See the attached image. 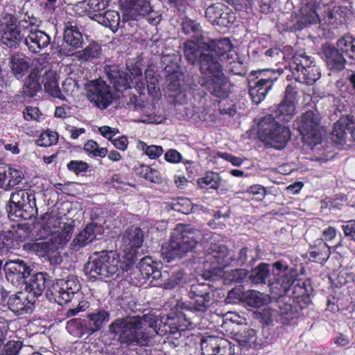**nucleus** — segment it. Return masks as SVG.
Returning a JSON list of instances; mask_svg holds the SVG:
<instances>
[{
	"label": "nucleus",
	"mask_w": 355,
	"mask_h": 355,
	"mask_svg": "<svg viewBox=\"0 0 355 355\" xmlns=\"http://www.w3.org/2000/svg\"><path fill=\"white\" fill-rule=\"evenodd\" d=\"M23 347L19 340H10L4 346L0 355H19Z\"/></svg>",
	"instance_id": "nucleus-61"
},
{
	"label": "nucleus",
	"mask_w": 355,
	"mask_h": 355,
	"mask_svg": "<svg viewBox=\"0 0 355 355\" xmlns=\"http://www.w3.org/2000/svg\"><path fill=\"white\" fill-rule=\"evenodd\" d=\"M23 187L21 185L19 189L11 193L7 208L9 214H13L16 216H21V214H17V212L21 211L33 214L36 209L35 198L33 191L22 189Z\"/></svg>",
	"instance_id": "nucleus-20"
},
{
	"label": "nucleus",
	"mask_w": 355,
	"mask_h": 355,
	"mask_svg": "<svg viewBox=\"0 0 355 355\" xmlns=\"http://www.w3.org/2000/svg\"><path fill=\"white\" fill-rule=\"evenodd\" d=\"M189 297L191 302L189 304H185L183 308L184 311H181L178 315V320L180 322L177 327L178 331L193 329L196 326L195 317L193 315L194 313H203L209 307L211 297L209 284H192Z\"/></svg>",
	"instance_id": "nucleus-6"
},
{
	"label": "nucleus",
	"mask_w": 355,
	"mask_h": 355,
	"mask_svg": "<svg viewBox=\"0 0 355 355\" xmlns=\"http://www.w3.org/2000/svg\"><path fill=\"white\" fill-rule=\"evenodd\" d=\"M236 20L235 13L228 8V11L225 10L221 13V16L218 17L213 25H217L223 27H227L234 24Z\"/></svg>",
	"instance_id": "nucleus-60"
},
{
	"label": "nucleus",
	"mask_w": 355,
	"mask_h": 355,
	"mask_svg": "<svg viewBox=\"0 0 355 355\" xmlns=\"http://www.w3.org/2000/svg\"><path fill=\"white\" fill-rule=\"evenodd\" d=\"M239 349L238 346L236 347L229 340L220 338L216 355H234L236 353V349Z\"/></svg>",
	"instance_id": "nucleus-59"
},
{
	"label": "nucleus",
	"mask_w": 355,
	"mask_h": 355,
	"mask_svg": "<svg viewBox=\"0 0 355 355\" xmlns=\"http://www.w3.org/2000/svg\"><path fill=\"white\" fill-rule=\"evenodd\" d=\"M129 73L121 71L118 66L109 67L107 71V76L116 90L122 92L132 87L131 83L135 85L139 93H144L146 88V83L142 78L141 69L138 66L128 67Z\"/></svg>",
	"instance_id": "nucleus-9"
},
{
	"label": "nucleus",
	"mask_w": 355,
	"mask_h": 355,
	"mask_svg": "<svg viewBox=\"0 0 355 355\" xmlns=\"http://www.w3.org/2000/svg\"><path fill=\"white\" fill-rule=\"evenodd\" d=\"M320 116L317 110H309L298 116L295 126L304 144L313 148L322 139Z\"/></svg>",
	"instance_id": "nucleus-10"
},
{
	"label": "nucleus",
	"mask_w": 355,
	"mask_h": 355,
	"mask_svg": "<svg viewBox=\"0 0 355 355\" xmlns=\"http://www.w3.org/2000/svg\"><path fill=\"white\" fill-rule=\"evenodd\" d=\"M209 40H202L200 42L193 40H188L184 43L183 53L186 60L191 64L201 62L203 55H207V51L205 50V44L209 42Z\"/></svg>",
	"instance_id": "nucleus-28"
},
{
	"label": "nucleus",
	"mask_w": 355,
	"mask_h": 355,
	"mask_svg": "<svg viewBox=\"0 0 355 355\" xmlns=\"http://www.w3.org/2000/svg\"><path fill=\"white\" fill-rule=\"evenodd\" d=\"M200 84L214 96L218 98H225L227 96V83L225 75L222 77L200 80Z\"/></svg>",
	"instance_id": "nucleus-31"
},
{
	"label": "nucleus",
	"mask_w": 355,
	"mask_h": 355,
	"mask_svg": "<svg viewBox=\"0 0 355 355\" xmlns=\"http://www.w3.org/2000/svg\"><path fill=\"white\" fill-rule=\"evenodd\" d=\"M144 242V234L141 228L132 226L128 228L121 236V250L123 251L122 259L127 263L121 265L123 270L130 271L136 261L138 250Z\"/></svg>",
	"instance_id": "nucleus-11"
},
{
	"label": "nucleus",
	"mask_w": 355,
	"mask_h": 355,
	"mask_svg": "<svg viewBox=\"0 0 355 355\" xmlns=\"http://www.w3.org/2000/svg\"><path fill=\"white\" fill-rule=\"evenodd\" d=\"M181 25L182 31L185 35L195 39L197 42L205 40L202 28L196 21L185 17L183 19Z\"/></svg>",
	"instance_id": "nucleus-41"
},
{
	"label": "nucleus",
	"mask_w": 355,
	"mask_h": 355,
	"mask_svg": "<svg viewBox=\"0 0 355 355\" xmlns=\"http://www.w3.org/2000/svg\"><path fill=\"white\" fill-rule=\"evenodd\" d=\"M67 168L69 171L80 174L86 172L89 168L87 162L80 160H71L67 164Z\"/></svg>",
	"instance_id": "nucleus-64"
},
{
	"label": "nucleus",
	"mask_w": 355,
	"mask_h": 355,
	"mask_svg": "<svg viewBox=\"0 0 355 355\" xmlns=\"http://www.w3.org/2000/svg\"><path fill=\"white\" fill-rule=\"evenodd\" d=\"M137 148L144 152L150 159H157L163 153V148L161 146L150 145L148 146L143 141H139Z\"/></svg>",
	"instance_id": "nucleus-56"
},
{
	"label": "nucleus",
	"mask_w": 355,
	"mask_h": 355,
	"mask_svg": "<svg viewBox=\"0 0 355 355\" xmlns=\"http://www.w3.org/2000/svg\"><path fill=\"white\" fill-rule=\"evenodd\" d=\"M28 19H19L14 28L0 30L1 42L9 48H17L23 39L25 40Z\"/></svg>",
	"instance_id": "nucleus-22"
},
{
	"label": "nucleus",
	"mask_w": 355,
	"mask_h": 355,
	"mask_svg": "<svg viewBox=\"0 0 355 355\" xmlns=\"http://www.w3.org/2000/svg\"><path fill=\"white\" fill-rule=\"evenodd\" d=\"M182 82L183 74L178 71L168 74L166 79V87L170 92L169 95L183 104L187 102V96L182 89Z\"/></svg>",
	"instance_id": "nucleus-27"
},
{
	"label": "nucleus",
	"mask_w": 355,
	"mask_h": 355,
	"mask_svg": "<svg viewBox=\"0 0 355 355\" xmlns=\"http://www.w3.org/2000/svg\"><path fill=\"white\" fill-rule=\"evenodd\" d=\"M101 53V46L96 42L90 43L85 49L79 52V58L83 60L97 58Z\"/></svg>",
	"instance_id": "nucleus-54"
},
{
	"label": "nucleus",
	"mask_w": 355,
	"mask_h": 355,
	"mask_svg": "<svg viewBox=\"0 0 355 355\" xmlns=\"http://www.w3.org/2000/svg\"><path fill=\"white\" fill-rule=\"evenodd\" d=\"M205 48L207 53L202 55L199 64L203 76L201 80L222 77L223 66L230 73H241L242 63L238 60L237 53L229 38L209 40L205 44Z\"/></svg>",
	"instance_id": "nucleus-1"
},
{
	"label": "nucleus",
	"mask_w": 355,
	"mask_h": 355,
	"mask_svg": "<svg viewBox=\"0 0 355 355\" xmlns=\"http://www.w3.org/2000/svg\"><path fill=\"white\" fill-rule=\"evenodd\" d=\"M131 275H134L135 279L138 278L139 282L151 277L152 282L153 280H158L162 277V274L158 268V264L150 257L142 258L138 266L134 268V272Z\"/></svg>",
	"instance_id": "nucleus-24"
},
{
	"label": "nucleus",
	"mask_w": 355,
	"mask_h": 355,
	"mask_svg": "<svg viewBox=\"0 0 355 355\" xmlns=\"http://www.w3.org/2000/svg\"><path fill=\"white\" fill-rule=\"evenodd\" d=\"M44 229L51 236V240L58 246L65 245L71 239L75 227L74 222L62 223L56 216H46Z\"/></svg>",
	"instance_id": "nucleus-14"
},
{
	"label": "nucleus",
	"mask_w": 355,
	"mask_h": 355,
	"mask_svg": "<svg viewBox=\"0 0 355 355\" xmlns=\"http://www.w3.org/2000/svg\"><path fill=\"white\" fill-rule=\"evenodd\" d=\"M108 0H89L88 12L89 17L94 16L95 14L104 13L103 11L108 6Z\"/></svg>",
	"instance_id": "nucleus-58"
},
{
	"label": "nucleus",
	"mask_w": 355,
	"mask_h": 355,
	"mask_svg": "<svg viewBox=\"0 0 355 355\" xmlns=\"http://www.w3.org/2000/svg\"><path fill=\"white\" fill-rule=\"evenodd\" d=\"M277 79V72L270 69L252 71L249 80V94L255 104L260 103Z\"/></svg>",
	"instance_id": "nucleus-12"
},
{
	"label": "nucleus",
	"mask_w": 355,
	"mask_h": 355,
	"mask_svg": "<svg viewBox=\"0 0 355 355\" xmlns=\"http://www.w3.org/2000/svg\"><path fill=\"white\" fill-rule=\"evenodd\" d=\"M64 41L73 48H80L83 43L82 33L76 26H67L64 32Z\"/></svg>",
	"instance_id": "nucleus-45"
},
{
	"label": "nucleus",
	"mask_w": 355,
	"mask_h": 355,
	"mask_svg": "<svg viewBox=\"0 0 355 355\" xmlns=\"http://www.w3.org/2000/svg\"><path fill=\"white\" fill-rule=\"evenodd\" d=\"M225 10L228 11V7L225 5L220 3H213L207 8L205 16L207 20L214 24Z\"/></svg>",
	"instance_id": "nucleus-53"
},
{
	"label": "nucleus",
	"mask_w": 355,
	"mask_h": 355,
	"mask_svg": "<svg viewBox=\"0 0 355 355\" xmlns=\"http://www.w3.org/2000/svg\"><path fill=\"white\" fill-rule=\"evenodd\" d=\"M293 76L296 81L307 85H312L320 78L321 74L318 67L314 64L299 71H294Z\"/></svg>",
	"instance_id": "nucleus-35"
},
{
	"label": "nucleus",
	"mask_w": 355,
	"mask_h": 355,
	"mask_svg": "<svg viewBox=\"0 0 355 355\" xmlns=\"http://www.w3.org/2000/svg\"><path fill=\"white\" fill-rule=\"evenodd\" d=\"M41 89L42 86L39 77L29 74L24 81L22 92L26 96L33 97Z\"/></svg>",
	"instance_id": "nucleus-49"
},
{
	"label": "nucleus",
	"mask_w": 355,
	"mask_h": 355,
	"mask_svg": "<svg viewBox=\"0 0 355 355\" xmlns=\"http://www.w3.org/2000/svg\"><path fill=\"white\" fill-rule=\"evenodd\" d=\"M239 299L241 301L246 303L248 306L252 307H260L265 304L266 297L265 295L257 291L250 290L242 293Z\"/></svg>",
	"instance_id": "nucleus-46"
},
{
	"label": "nucleus",
	"mask_w": 355,
	"mask_h": 355,
	"mask_svg": "<svg viewBox=\"0 0 355 355\" xmlns=\"http://www.w3.org/2000/svg\"><path fill=\"white\" fill-rule=\"evenodd\" d=\"M145 80L146 86L148 94L153 96L158 93L159 87L158 86V79L155 74V71L151 67H148L145 71Z\"/></svg>",
	"instance_id": "nucleus-52"
},
{
	"label": "nucleus",
	"mask_w": 355,
	"mask_h": 355,
	"mask_svg": "<svg viewBox=\"0 0 355 355\" xmlns=\"http://www.w3.org/2000/svg\"><path fill=\"white\" fill-rule=\"evenodd\" d=\"M40 21L28 16V27L24 43L33 53H38L51 43V37L44 31L38 28Z\"/></svg>",
	"instance_id": "nucleus-15"
},
{
	"label": "nucleus",
	"mask_w": 355,
	"mask_h": 355,
	"mask_svg": "<svg viewBox=\"0 0 355 355\" xmlns=\"http://www.w3.org/2000/svg\"><path fill=\"white\" fill-rule=\"evenodd\" d=\"M259 136L261 141L276 149L284 148L291 138L288 127L275 121L266 123L263 120L259 128Z\"/></svg>",
	"instance_id": "nucleus-13"
},
{
	"label": "nucleus",
	"mask_w": 355,
	"mask_h": 355,
	"mask_svg": "<svg viewBox=\"0 0 355 355\" xmlns=\"http://www.w3.org/2000/svg\"><path fill=\"white\" fill-rule=\"evenodd\" d=\"M272 273L275 276L274 282L270 284L271 293L278 297L288 295L295 279L293 274L288 271V265L283 261H277L272 264Z\"/></svg>",
	"instance_id": "nucleus-17"
},
{
	"label": "nucleus",
	"mask_w": 355,
	"mask_h": 355,
	"mask_svg": "<svg viewBox=\"0 0 355 355\" xmlns=\"http://www.w3.org/2000/svg\"><path fill=\"white\" fill-rule=\"evenodd\" d=\"M6 279L14 286L26 282V279L31 275V269L23 260H10L4 265Z\"/></svg>",
	"instance_id": "nucleus-21"
},
{
	"label": "nucleus",
	"mask_w": 355,
	"mask_h": 355,
	"mask_svg": "<svg viewBox=\"0 0 355 355\" xmlns=\"http://www.w3.org/2000/svg\"><path fill=\"white\" fill-rule=\"evenodd\" d=\"M49 276L46 273L37 272L33 275L29 282H26V289L28 294L34 297L40 296L42 292L46 289L49 294L51 280L49 279Z\"/></svg>",
	"instance_id": "nucleus-26"
},
{
	"label": "nucleus",
	"mask_w": 355,
	"mask_h": 355,
	"mask_svg": "<svg viewBox=\"0 0 355 355\" xmlns=\"http://www.w3.org/2000/svg\"><path fill=\"white\" fill-rule=\"evenodd\" d=\"M6 191H10L15 187L21 188L24 179V173L18 168L6 166Z\"/></svg>",
	"instance_id": "nucleus-43"
},
{
	"label": "nucleus",
	"mask_w": 355,
	"mask_h": 355,
	"mask_svg": "<svg viewBox=\"0 0 355 355\" xmlns=\"http://www.w3.org/2000/svg\"><path fill=\"white\" fill-rule=\"evenodd\" d=\"M84 150L94 157H105L107 154L106 148H99L94 140H89L85 144Z\"/></svg>",
	"instance_id": "nucleus-57"
},
{
	"label": "nucleus",
	"mask_w": 355,
	"mask_h": 355,
	"mask_svg": "<svg viewBox=\"0 0 355 355\" xmlns=\"http://www.w3.org/2000/svg\"><path fill=\"white\" fill-rule=\"evenodd\" d=\"M10 64L12 71L17 79L23 78L31 67L28 58L21 54L12 55L10 58Z\"/></svg>",
	"instance_id": "nucleus-40"
},
{
	"label": "nucleus",
	"mask_w": 355,
	"mask_h": 355,
	"mask_svg": "<svg viewBox=\"0 0 355 355\" xmlns=\"http://www.w3.org/2000/svg\"><path fill=\"white\" fill-rule=\"evenodd\" d=\"M103 234V227L97 224H88L73 239L71 246L75 250L87 245Z\"/></svg>",
	"instance_id": "nucleus-25"
},
{
	"label": "nucleus",
	"mask_w": 355,
	"mask_h": 355,
	"mask_svg": "<svg viewBox=\"0 0 355 355\" xmlns=\"http://www.w3.org/2000/svg\"><path fill=\"white\" fill-rule=\"evenodd\" d=\"M47 60L44 58H40L33 60L30 74L40 78L42 71L46 67Z\"/></svg>",
	"instance_id": "nucleus-62"
},
{
	"label": "nucleus",
	"mask_w": 355,
	"mask_h": 355,
	"mask_svg": "<svg viewBox=\"0 0 355 355\" xmlns=\"http://www.w3.org/2000/svg\"><path fill=\"white\" fill-rule=\"evenodd\" d=\"M85 87L87 98L98 108L105 110L112 103L113 96L104 80H93L86 83Z\"/></svg>",
	"instance_id": "nucleus-16"
},
{
	"label": "nucleus",
	"mask_w": 355,
	"mask_h": 355,
	"mask_svg": "<svg viewBox=\"0 0 355 355\" xmlns=\"http://www.w3.org/2000/svg\"><path fill=\"white\" fill-rule=\"evenodd\" d=\"M323 53L329 69L332 71H340L344 69L346 60L339 50L330 46H326L323 49Z\"/></svg>",
	"instance_id": "nucleus-29"
},
{
	"label": "nucleus",
	"mask_w": 355,
	"mask_h": 355,
	"mask_svg": "<svg viewBox=\"0 0 355 355\" xmlns=\"http://www.w3.org/2000/svg\"><path fill=\"white\" fill-rule=\"evenodd\" d=\"M35 299L31 295L19 292L9 296L7 301L8 309L15 315H21L32 312Z\"/></svg>",
	"instance_id": "nucleus-23"
},
{
	"label": "nucleus",
	"mask_w": 355,
	"mask_h": 355,
	"mask_svg": "<svg viewBox=\"0 0 355 355\" xmlns=\"http://www.w3.org/2000/svg\"><path fill=\"white\" fill-rule=\"evenodd\" d=\"M207 232L178 224L171 234L168 243L162 248V255L168 261L182 258L187 253L193 252L198 246L204 245L203 236Z\"/></svg>",
	"instance_id": "nucleus-5"
},
{
	"label": "nucleus",
	"mask_w": 355,
	"mask_h": 355,
	"mask_svg": "<svg viewBox=\"0 0 355 355\" xmlns=\"http://www.w3.org/2000/svg\"><path fill=\"white\" fill-rule=\"evenodd\" d=\"M309 253L313 261L321 264L325 263L331 254L329 245L322 239H318L310 245Z\"/></svg>",
	"instance_id": "nucleus-30"
},
{
	"label": "nucleus",
	"mask_w": 355,
	"mask_h": 355,
	"mask_svg": "<svg viewBox=\"0 0 355 355\" xmlns=\"http://www.w3.org/2000/svg\"><path fill=\"white\" fill-rule=\"evenodd\" d=\"M220 181L218 173L209 171L198 180V184L202 189L216 190L220 186Z\"/></svg>",
	"instance_id": "nucleus-48"
},
{
	"label": "nucleus",
	"mask_w": 355,
	"mask_h": 355,
	"mask_svg": "<svg viewBox=\"0 0 355 355\" xmlns=\"http://www.w3.org/2000/svg\"><path fill=\"white\" fill-rule=\"evenodd\" d=\"M203 239L205 266L207 269L216 270L230 266V250L225 244L220 243V235L207 232Z\"/></svg>",
	"instance_id": "nucleus-8"
},
{
	"label": "nucleus",
	"mask_w": 355,
	"mask_h": 355,
	"mask_svg": "<svg viewBox=\"0 0 355 355\" xmlns=\"http://www.w3.org/2000/svg\"><path fill=\"white\" fill-rule=\"evenodd\" d=\"M42 83L44 84L46 92L54 98L64 99V96L60 89L57 73L52 69L45 71L43 76Z\"/></svg>",
	"instance_id": "nucleus-33"
},
{
	"label": "nucleus",
	"mask_w": 355,
	"mask_h": 355,
	"mask_svg": "<svg viewBox=\"0 0 355 355\" xmlns=\"http://www.w3.org/2000/svg\"><path fill=\"white\" fill-rule=\"evenodd\" d=\"M127 263L125 259H119V256L114 251H102L91 257L85 265L84 272L90 279H105L114 275L127 272L121 265Z\"/></svg>",
	"instance_id": "nucleus-7"
},
{
	"label": "nucleus",
	"mask_w": 355,
	"mask_h": 355,
	"mask_svg": "<svg viewBox=\"0 0 355 355\" xmlns=\"http://www.w3.org/2000/svg\"><path fill=\"white\" fill-rule=\"evenodd\" d=\"M157 320L153 314L128 315L115 319L109 326V332L122 345L146 346L157 332Z\"/></svg>",
	"instance_id": "nucleus-3"
},
{
	"label": "nucleus",
	"mask_w": 355,
	"mask_h": 355,
	"mask_svg": "<svg viewBox=\"0 0 355 355\" xmlns=\"http://www.w3.org/2000/svg\"><path fill=\"white\" fill-rule=\"evenodd\" d=\"M91 19L96 21L105 27H109L113 32H116L119 26L120 16L114 10H107L104 13L95 14Z\"/></svg>",
	"instance_id": "nucleus-36"
},
{
	"label": "nucleus",
	"mask_w": 355,
	"mask_h": 355,
	"mask_svg": "<svg viewBox=\"0 0 355 355\" xmlns=\"http://www.w3.org/2000/svg\"><path fill=\"white\" fill-rule=\"evenodd\" d=\"M314 64L315 63L311 56L306 55L304 52H297L292 57V61L289 63V67L293 73L294 71H299Z\"/></svg>",
	"instance_id": "nucleus-42"
},
{
	"label": "nucleus",
	"mask_w": 355,
	"mask_h": 355,
	"mask_svg": "<svg viewBox=\"0 0 355 355\" xmlns=\"http://www.w3.org/2000/svg\"><path fill=\"white\" fill-rule=\"evenodd\" d=\"M349 121V115H343L334 124L331 137L335 143L342 144L346 141L348 135H350L349 128H348Z\"/></svg>",
	"instance_id": "nucleus-37"
},
{
	"label": "nucleus",
	"mask_w": 355,
	"mask_h": 355,
	"mask_svg": "<svg viewBox=\"0 0 355 355\" xmlns=\"http://www.w3.org/2000/svg\"><path fill=\"white\" fill-rule=\"evenodd\" d=\"M205 48L207 53L202 55L199 64L203 76L201 80L222 77L223 66L230 73H241L242 63L238 60L237 53L229 38L209 40L205 44Z\"/></svg>",
	"instance_id": "nucleus-2"
},
{
	"label": "nucleus",
	"mask_w": 355,
	"mask_h": 355,
	"mask_svg": "<svg viewBox=\"0 0 355 355\" xmlns=\"http://www.w3.org/2000/svg\"><path fill=\"white\" fill-rule=\"evenodd\" d=\"M24 248L36 253H45L49 250V245L46 241L26 243L24 244Z\"/></svg>",
	"instance_id": "nucleus-63"
},
{
	"label": "nucleus",
	"mask_w": 355,
	"mask_h": 355,
	"mask_svg": "<svg viewBox=\"0 0 355 355\" xmlns=\"http://www.w3.org/2000/svg\"><path fill=\"white\" fill-rule=\"evenodd\" d=\"M150 0H123V6L125 12L132 19L137 20L139 17H147L152 25H157L160 21L161 15L152 9Z\"/></svg>",
	"instance_id": "nucleus-18"
},
{
	"label": "nucleus",
	"mask_w": 355,
	"mask_h": 355,
	"mask_svg": "<svg viewBox=\"0 0 355 355\" xmlns=\"http://www.w3.org/2000/svg\"><path fill=\"white\" fill-rule=\"evenodd\" d=\"M220 337L209 336L201 339V350L203 355H216Z\"/></svg>",
	"instance_id": "nucleus-50"
},
{
	"label": "nucleus",
	"mask_w": 355,
	"mask_h": 355,
	"mask_svg": "<svg viewBox=\"0 0 355 355\" xmlns=\"http://www.w3.org/2000/svg\"><path fill=\"white\" fill-rule=\"evenodd\" d=\"M249 258L253 259V250L243 247L236 254L230 255V266H242L247 263Z\"/></svg>",
	"instance_id": "nucleus-51"
},
{
	"label": "nucleus",
	"mask_w": 355,
	"mask_h": 355,
	"mask_svg": "<svg viewBox=\"0 0 355 355\" xmlns=\"http://www.w3.org/2000/svg\"><path fill=\"white\" fill-rule=\"evenodd\" d=\"M337 49L347 58L355 59V38L346 35L340 38L336 43Z\"/></svg>",
	"instance_id": "nucleus-47"
},
{
	"label": "nucleus",
	"mask_w": 355,
	"mask_h": 355,
	"mask_svg": "<svg viewBox=\"0 0 355 355\" xmlns=\"http://www.w3.org/2000/svg\"><path fill=\"white\" fill-rule=\"evenodd\" d=\"M58 135L56 132L46 130L41 133L39 139L37 140L38 146L48 147L57 144Z\"/></svg>",
	"instance_id": "nucleus-55"
},
{
	"label": "nucleus",
	"mask_w": 355,
	"mask_h": 355,
	"mask_svg": "<svg viewBox=\"0 0 355 355\" xmlns=\"http://www.w3.org/2000/svg\"><path fill=\"white\" fill-rule=\"evenodd\" d=\"M23 14L20 11L17 12L12 5L6 6L3 12L0 17V30L14 28L19 23V19H26L27 13Z\"/></svg>",
	"instance_id": "nucleus-32"
},
{
	"label": "nucleus",
	"mask_w": 355,
	"mask_h": 355,
	"mask_svg": "<svg viewBox=\"0 0 355 355\" xmlns=\"http://www.w3.org/2000/svg\"><path fill=\"white\" fill-rule=\"evenodd\" d=\"M269 275V265L261 263L250 270L248 278L254 285L265 284Z\"/></svg>",
	"instance_id": "nucleus-44"
},
{
	"label": "nucleus",
	"mask_w": 355,
	"mask_h": 355,
	"mask_svg": "<svg viewBox=\"0 0 355 355\" xmlns=\"http://www.w3.org/2000/svg\"><path fill=\"white\" fill-rule=\"evenodd\" d=\"M110 318V312L103 309L88 314L86 320L90 330V334H93L94 332L101 329L103 325L109 321Z\"/></svg>",
	"instance_id": "nucleus-38"
},
{
	"label": "nucleus",
	"mask_w": 355,
	"mask_h": 355,
	"mask_svg": "<svg viewBox=\"0 0 355 355\" xmlns=\"http://www.w3.org/2000/svg\"><path fill=\"white\" fill-rule=\"evenodd\" d=\"M351 11L346 6L320 7L314 1L303 4L295 16V28L301 30L307 25L319 23L323 28H334L346 22Z\"/></svg>",
	"instance_id": "nucleus-4"
},
{
	"label": "nucleus",
	"mask_w": 355,
	"mask_h": 355,
	"mask_svg": "<svg viewBox=\"0 0 355 355\" xmlns=\"http://www.w3.org/2000/svg\"><path fill=\"white\" fill-rule=\"evenodd\" d=\"M66 329L71 336L78 338L85 334L92 335L86 318H73L69 320L67 322Z\"/></svg>",
	"instance_id": "nucleus-39"
},
{
	"label": "nucleus",
	"mask_w": 355,
	"mask_h": 355,
	"mask_svg": "<svg viewBox=\"0 0 355 355\" xmlns=\"http://www.w3.org/2000/svg\"><path fill=\"white\" fill-rule=\"evenodd\" d=\"M80 289L77 279L69 277L67 279H58L52 284L49 293L60 305L69 302Z\"/></svg>",
	"instance_id": "nucleus-19"
},
{
	"label": "nucleus",
	"mask_w": 355,
	"mask_h": 355,
	"mask_svg": "<svg viewBox=\"0 0 355 355\" xmlns=\"http://www.w3.org/2000/svg\"><path fill=\"white\" fill-rule=\"evenodd\" d=\"M295 112V103L282 101L275 111L270 114V116H271L273 121L287 123L293 119Z\"/></svg>",
	"instance_id": "nucleus-34"
}]
</instances>
